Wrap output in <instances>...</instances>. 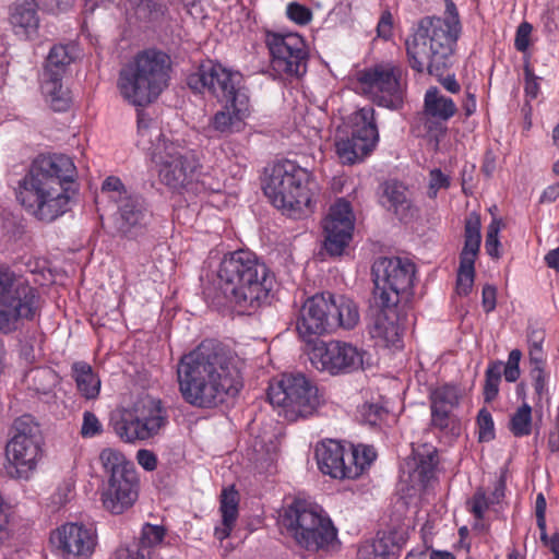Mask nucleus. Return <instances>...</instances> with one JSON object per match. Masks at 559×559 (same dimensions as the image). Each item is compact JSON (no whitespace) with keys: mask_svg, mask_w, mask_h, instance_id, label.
Wrapping results in <instances>:
<instances>
[{"mask_svg":"<svg viewBox=\"0 0 559 559\" xmlns=\"http://www.w3.org/2000/svg\"><path fill=\"white\" fill-rule=\"evenodd\" d=\"M43 437L39 426L31 415L16 418L12 437L5 445L4 468L13 479L27 480L41 456Z\"/></svg>","mask_w":559,"mask_h":559,"instance_id":"ddd939ff","label":"nucleus"},{"mask_svg":"<svg viewBox=\"0 0 559 559\" xmlns=\"http://www.w3.org/2000/svg\"><path fill=\"white\" fill-rule=\"evenodd\" d=\"M450 187V177L443 174L440 169L435 168L429 173V185L427 195L430 199L437 198L440 189H448Z\"/></svg>","mask_w":559,"mask_h":559,"instance_id":"3c124183","label":"nucleus"},{"mask_svg":"<svg viewBox=\"0 0 559 559\" xmlns=\"http://www.w3.org/2000/svg\"><path fill=\"white\" fill-rule=\"evenodd\" d=\"M501 226H502L501 219L493 218L492 222L487 227L485 247H486L487 253L493 258L499 257L498 247H499L500 242H499L498 235L501 229Z\"/></svg>","mask_w":559,"mask_h":559,"instance_id":"8fccbe9b","label":"nucleus"},{"mask_svg":"<svg viewBox=\"0 0 559 559\" xmlns=\"http://www.w3.org/2000/svg\"><path fill=\"white\" fill-rule=\"evenodd\" d=\"M138 145L151 152L160 181L173 190L188 193L200 168L193 154L178 144L166 142L160 129L143 111L138 112Z\"/></svg>","mask_w":559,"mask_h":559,"instance_id":"39448f33","label":"nucleus"},{"mask_svg":"<svg viewBox=\"0 0 559 559\" xmlns=\"http://www.w3.org/2000/svg\"><path fill=\"white\" fill-rule=\"evenodd\" d=\"M238 492L234 488L224 489L221 495L222 526L215 527V537L219 540L226 539L238 519Z\"/></svg>","mask_w":559,"mask_h":559,"instance_id":"473e14b6","label":"nucleus"},{"mask_svg":"<svg viewBox=\"0 0 559 559\" xmlns=\"http://www.w3.org/2000/svg\"><path fill=\"white\" fill-rule=\"evenodd\" d=\"M311 186L313 181L307 169L285 160L274 165L263 189L275 207L297 218L311 212Z\"/></svg>","mask_w":559,"mask_h":559,"instance_id":"6e6552de","label":"nucleus"},{"mask_svg":"<svg viewBox=\"0 0 559 559\" xmlns=\"http://www.w3.org/2000/svg\"><path fill=\"white\" fill-rule=\"evenodd\" d=\"M241 365V359L230 349L211 341L202 342L177 364L181 397L198 408L225 403L242 389Z\"/></svg>","mask_w":559,"mask_h":559,"instance_id":"f257e3e1","label":"nucleus"},{"mask_svg":"<svg viewBox=\"0 0 559 559\" xmlns=\"http://www.w3.org/2000/svg\"><path fill=\"white\" fill-rule=\"evenodd\" d=\"M544 338L545 336L543 331L533 330L528 333V356L532 365L544 366V353L542 347Z\"/></svg>","mask_w":559,"mask_h":559,"instance_id":"49530a36","label":"nucleus"},{"mask_svg":"<svg viewBox=\"0 0 559 559\" xmlns=\"http://www.w3.org/2000/svg\"><path fill=\"white\" fill-rule=\"evenodd\" d=\"M459 389L455 385L444 384L431 393V407L452 411L459 404Z\"/></svg>","mask_w":559,"mask_h":559,"instance_id":"58836bf2","label":"nucleus"},{"mask_svg":"<svg viewBox=\"0 0 559 559\" xmlns=\"http://www.w3.org/2000/svg\"><path fill=\"white\" fill-rule=\"evenodd\" d=\"M165 537V530L158 525L146 524L142 528L140 542L132 546L116 549V559H152V549Z\"/></svg>","mask_w":559,"mask_h":559,"instance_id":"c85d7f7f","label":"nucleus"},{"mask_svg":"<svg viewBox=\"0 0 559 559\" xmlns=\"http://www.w3.org/2000/svg\"><path fill=\"white\" fill-rule=\"evenodd\" d=\"M265 43L271 55V69L280 78H301L307 72L308 51L301 36L267 32Z\"/></svg>","mask_w":559,"mask_h":559,"instance_id":"f3484780","label":"nucleus"},{"mask_svg":"<svg viewBox=\"0 0 559 559\" xmlns=\"http://www.w3.org/2000/svg\"><path fill=\"white\" fill-rule=\"evenodd\" d=\"M167 420V411L160 400L146 396L121 414L114 430L123 442L144 441L157 436Z\"/></svg>","mask_w":559,"mask_h":559,"instance_id":"4468645a","label":"nucleus"},{"mask_svg":"<svg viewBox=\"0 0 559 559\" xmlns=\"http://www.w3.org/2000/svg\"><path fill=\"white\" fill-rule=\"evenodd\" d=\"M531 376L533 379V385L536 394L542 397L544 393L547 391L546 389V378L543 366L532 365Z\"/></svg>","mask_w":559,"mask_h":559,"instance_id":"13d9d810","label":"nucleus"},{"mask_svg":"<svg viewBox=\"0 0 559 559\" xmlns=\"http://www.w3.org/2000/svg\"><path fill=\"white\" fill-rule=\"evenodd\" d=\"M378 36L388 39L392 35V14L389 11L382 13L377 26Z\"/></svg>","mask_w":559,"mask_h":559,"instance_id":"e2e57ef3","label":"nucleus"},{"mask_svg":"<svg viewBox=\"0 0 559 559\" xmlns=\"http://www.w3.org/2000/svg\"><path fill=\"white\" fill-rule=\"evenodd\" d=\"M480 170L487 178L492 177L496 170V158L491 153L485 155Z\"/></svg>","mask_w":559,"mask_h":559,"instance_id":"338daca9","label":"nucleus"},{"mask_svg":"<svg viewBox=\"0 0 559 559\" xmlns=\"http://www.w3.org/2000/svg\"><path fill=\"white\" fill-rule=\"evenodd\" d=\"M415 272V264L408 259L399 257L377 259L372 265L373 305L393 309L400 307L403 302H407L413 294Z\"/></svg>","mask_w":559,"mask_h":559,"instance_id":"f8f14e48","label":"nucleus"},{"mask_svg":"<svg viewBox=\"0 0 559 559\" xmlns=\"http://www.w3.org/2000/svg\"><path fill=\"white\" fill-rule=\"evenodd\" d=\"M457 111L454 102L441 94L437 87H430L425 94L424 114L427 118L426 127L429 131L443 132L440 122L448 121Z\"/></svg>","mask_w":559,"mask_h":559,"instance_id":"cd10ccee","label":"nucleus"},{"mask_svg":"<svg viewBox=\"0 0 559 559\" xmlns=\"http://www.w3.org/2000/svg\"><path fill=\"white\" fill-rule=\"evenodd\" d=\"M395 548L397 545L391 534H378L374 540L360 546L357 559H395Z\"/></svg>","mask_w":559,"mask_h":559,"instance_id":"c9c22d12","label":"nucleus"},{"mask_svg":"<svg viewBox=\"0 0 559 559\" xmlns=\"http://www.w3.org/2000/svg\"><path fill=\"white\" fill-rule=\"evenodd\" d=\"M250 115V100L248 94H238L234 100L225 102V105L214 114L209 128L221 135H230L241 132L245 120Z\"/></svg>","mask_w":559,"mask_h":559,"instance_id":"a878e982","label":"nucleus"},{"mask_svg":"<svg viewBox=\"0 0 559 559\" xmlns=\"http://www.w3.org/2000/svg\"><path fill=\"white\" fill-rule=\"evenodd\" d=\"M350 136L341 138L335 147L343 164L362 162L376 148L379 131L373 107H362L349 116Z\"/></svg>","mask_w":559,"mask_h":559,"instance_id":"2eb2a0df","label":"nucleus"},{"mask_svg":"<svg viewBox=\"0 0 559 559\" xmlns=\"http://www.w3.org/2000/svg\"><path fill=\"white\" fill-rule=\"evenodd\" d=\"M10 24L19 36L28 37L35 33L39 20L34 0H16L10 11Z\"/></svg>","mask_w":559,"mask_h":559,"instance_id":"2f4dec72","label":"nucleus"},{"mask_svg":"<svg viewBox=\"0 0 559 559\" xmlns=\"http://www.w3.org/2000/svg\"><path fill=\"white\" fill-rule=\"evenodd\" d=\"M377 453L372 447L359 444L347 453V460L350 466L358 468L357 478L368 468L376 460Z\"/></svg>","mask_w":559,"mask_h":559,"instance_id":"79ce46f5","label":"nucleus"},{"mask_svg":"<svg viewBox=\"0 0 559 559\" xmlns=\"http://www.w3.org/2000/svg\"><path fill=\"white\" fill-rule=\"evenodd\" d=\"M437 448L429 443L413 447L412 454L405 459L400 471V480L414 491H424L437 483Z\"/></svg>","mask_w":559,"mask_h":559,"instance_id":"412c9836","label":"nucleus"},{"mask_svg":"<svg viewBox=\"0 0 559 559\" xmlns=\"http://www.w3.org/2000/svg\"><path fill=\"white\" fill-rule=\"evenodd\" d=\"M497 288L493 285H485L481 293V305L485 312H491L496 308Z\"/></svg>","mask_w":559,"mask_h":559,"instance_id":"bf43d9fd","label":"nucleus"},{"mask_svg":"<svg viewBox=\"0 0 559 559\" xmlns=\"http://www.w3.org/2000/svg\"><path fill=\"white\" fill-rule=\"evenodd\" d=\"M402 69L393 63H380L359 73L362 92L378 106L397 109L403 103Z\"/></svg>","mask_w":559,"mask_h":559,"instance_id":"6ab92c4d","label":"nucleus"},{"mask_svg":"<svg viewBox=\"0 0 559 559\" xmlns=\"http://www.w3.org/2000/svg\"><path fill=\"white\" fill-rule=\"evenodd\" d=\"M222 189V183L210 174H203L197 169L195 177H193L189 186V194L198 195L205 192H218Z\"/></svg>","mask_w":559,"mask_h":559,"instance_id":"37998d69","label":"nucleus"},{"mask_svg":"<svg viewBox=\"0 0 559 559\" xmlns=\"http://www.w3.org/2000/svg\"><path fill=\"white\" fill-rule=\"evenodd\" d=\"M312 364L331 374L349 373L362 367V352L342 341L319 342L311 352Z\"/></svg>","mask_w":559,"mask_h":559,"instance_id":"aec40b11","label":"nucleus"},{"mask_svg":"<svg viewBox=\"0 0 559 559\" xmlns=\"http://www.w3.org/2000/svg\"><path fill=\"white\" fill-rule=\"evenodd\" d=\"M480 217L477 213H471L465 221V241L460 255V263L474 265L480 247Z\"/></svg>","mask_w":559,"mask_h":559,"instance_id":"f704fd0d","label":"nucleus"},{"mask_svg":"<svg viewBox=\"0 0 559 559\" xmlns=\"http://www.w3.org/2000/svg\"><path fill=\"white\" fill-rule=\"evenodd\" d=\"M75 173L69 156L40 155L19 181L16 199L38 221L53 222L70 209V195L63 185L72 182Z\"/></svg>","mask_w":559,"mask_h":559,"instance_id":"f03ea898","label":"nucleus"},{"mask_svg":"<svg viewBox=\"0 0 559 559\" xmlns=\"http://www.w3.org/2000/svg\"><path fill=\"white\" fill-rule=\"evenodd\" d=\"M98 460L104 473L100 492L103 507L111 514H122L139 496V476L134 463L114 448H104Z\"/></svg>","mask_w":559,"mask_h":559,"instance_id":"1a4fd4ad","label":"nucleus"},{"mask_svg":"<svg viewBox=\"0 0 559 559\" xmlns=\"http://www.w3.org/2000/svg\"><path fill=\"white\" fill-rule=\"evenodd\" d=\"M378 313L374 316L372 323L369 326V333L376 341L377 345L383 347H401V332H400V307L386 309L377 307Z\"/></svg>","mask_w":559,"mask_h":559,"instance_id":"bb28decb","label":"nucleus"},{"mask_svg":"<svg viewBox=\"0 0 559 559\" xmlns=\"http://www.w3.org/2000/svg\"><path fill=\"white\" fill-rule=\"evenodd\" d=\"M535 509L537 526L538 528H544V520H546V499L543 493L537 495Z\"/></svg>","mask_w":559,"mask_h":559,"instance_id":"0e129e2a","label":"nucleus"},{"mask_svg":"<svg viewBox=\"0 0 559 559\" xmlns=\"http://www.w3.org/2000/svg\"><path fill=\"white\" fill-rule=\"evenodd\" d=\"M380 203L388 211H392L400 221H406L414 215L408 191L405 186L397 181L383 183Z\"/></svg>","mask_w":559,"mask_h":559,"instance_id":"c756f323","label":"nucleus"},{"mask_svg":"<svg viewBox=\"0 0 559 559\" xmlns=\"http://www.w3.org/2000/svg\"><path fill=\"white\" fill-rule=\"evenodd\" d=\"M502 374V361L491 362L485 372L484 399L489 403L493 401L499 393V383Z\"/></svg>","mask_w":559,"mask_h":559,"instance_id":"a19ab883","label":"nucleus"},{"mask_svg":"<svg viewBox=\"0 0 559 559\" xmlns=\"http://www.w3.org/2000/svg\"><path fill=\"white\" fill-rule=\"evenodd\" d=\"M385 414L383 407L376 404H366L360 411L362 420L370 426H376Z\"/></svg>","mask_w":559,"mask_h":559,"instance_id":"5fc2aeb1","label":"nucleus"},{"mask_svg":"<svg viewBox=\"0 0 559 559\" xmlns=\"http://www.w3.org/2000/svg\"><path fill=\"white\" fill-rule=\"evenodd\" d=\"M216 306L227 304L241 311H253L266 301L273 288V276L254 253L237 250L224 257L217 273Z\"/></svg>","mask_w":559,"mask_h":559,"instance_id":"7ed1b4c3","label":"nucleus"},{"mask_svg":"<svg viewBox=\"0 0 559 559\" xmlns=\"http://www.w3.org/2000/svg\"><path fill=\"white\" fill-rule=\"evenodd\" d=\"M545 261L550 269L559 271V247L557 249L550 250L545 255Z\"/></svg>","mask_w":559,"mask_h":559,"instance_id":"774afa93","label":"nucleus"},{"mask_svg":"<svg viewBox=\"0 0 559 559\" xmlns=\"http://www.w3.org/2000/svg\"><path fill=\"white\" fill-rule=\"evenodd\" d=\"M63 559H88L94 551L96 536L83 524L67 523L51 536Z\"/></svg>","mask_w":559,"mask_h":559,"instance_id":"b1692460","label":"nucleus"},{"mask_svg":"<svg viewBox=\"0 0 559 559\" xmlns=\"http://www.w3.org/2000/svg\"><path fill=\"white\" fill-rule=\"evenodd\" d=\"M280 525L300 547L310 551L329 548L337 537L336 528L322 508L306 499H294L285 507Z\"/></svg>","mask_w":559,"mask_h":559,"instance_id":"0eeeda50","label":"nucleus"},{"mask_svg":"<svg viewBox=\"0 0 559 559\" xmlns=\"http://www.w3.org/2000/svg\"><path fill=\"white\" fill-rule=\"evenodd\" d=\"M319 469L337 479H356L358 468L350 466L344 447L334 440L321 442L316 448Z\"/></svg>","mask_w":559,"mask_h":559,"instance_id":"393cba45","label":"nucleus"},{"mask_svg":"<svg viewBox=\"0 0 559 559\" xmlns=\"http://www.w3.org/2000/svg\"><path fill=\"white\" fill-rule=\"evenodd\" d=\"M73 52V46H53L47 57L44 72H48L51 75H63L67 67L74 59Z\"/></svg>","mask_w":559,"mask_h":559,"instance_id":"4c0bfd02","label":"nucleus"},{"mask_svg":"<svg viewBox=\"0 0 559 559\" xmlns=\"http://www.w3.org/2000/svg\"><path fill=\"white\" fill-rule=\"evenodd\" d=\"M136 461L145 471L148 472L154 471L157 467V457L150 450H139L136 453Z\"/></svg>","mask_w":559,"mask_h":559,"instance_id":"052dcab7","label":"nucleus"},{"mask_svg":"<svg viewBox=\"0 0 559 559\" xmlns=\"http://www.w3.org/2000/svg\"><path fill=\"white\" fill-rule=\"evenodd\" d=\"M188 85L199 93L206 91L218 102L234 100L238 94H247L240 72L212 60L202 63L197 72L188 76Z\"/></svg>","mask_w":559,"mask_h":559,"instance_id":"a211bd4d","label":"nucleus"},{"mask_svg":"<svg viewBox=\"0 0 559 559\" xmlns=\"http://www.w3.org/2000/svg\"><path fill=\"white\" fill-rule=\"evenodd\" d=\"M332 294L321 293L308 298L299 311L296 329L305 342H312L314 337L332 333L331 308Z\"/></svg>","mask_w":559,"mask_h":559,"instance_id":"5701e85b","label":"nucleus"},{"mask_svg":"<svg viewBox=\"0 0 559 559\" xmlns=\"http://www.w3.org/2000/svg\"><path fill=\"white\" fill-rule=\"evenodd\" d=\"M509 428L515 437L528 436L532 432V407L524 403L512 415Z\"/></svg>","mask_w":559,"mask_h":559,"instance_id":"ea45409f","label":"nucleus"},{"mask_svg":"<svg viewBox=\"0 0 559 559\" xmlns=\"http://www.w3.org/2000/svg\"><path fill=\"white\" fill-rule=\"evenodd\" d=\"M169 67V57L162 51L148 49L138 53L120 70V94L132 105H148L166 87Z\"/></svg>","mask_w":559,"mask_h":559,"instance_id":"423d86ee","label":"nucleus"},{"mask_svg":"<svg viewBox=\"0 0 559 559\" xmlns=\"http://www.w3.org/2000/svg\"><path fill=\"white\" fill-rule=\"evenodd\" d=\"M331 323L332 332L337 329L353 330L360 321L357 302L345 295L332 294Z\"/></svg>","mask_w":559,"mask_h":559,"instance_id":"7c9ffc66","label":"nucleus"},{"mask_svg":"<svg viewBox=\"0 0 559 559\" xmlns=\"http://www.w3.org/2000/svg\"><path fill=\"white\" fill-rule=\"evenodd\" d=\"M72 378L79 393L86 400H95L99 395L100 379L85 361H76L71 367Z\"/></svg>","mask_w":559,"mask_h":559,"instance_id":"72a5a7b5","label":"nucleus"},{"mask_svg":"<svg viewBox=\"0 0 559 559\" xmlns=\"http://www.w3.org/2000/svg\"><path fill=\"white\" fill-rule=\"evenodd\" d=\"M63 75H51L48 72L43 73L41 91L51 108L56 111H63L69 107V92L62 85Z\"/></svg>","mask_w":559,"mask_h":559,"instance_id":"e433bc0d","label":"nucleus"},{"mask_svg":"<svg viewBox=\"0 0 559 559\" xmlns=\"http://www.w3.org/2000/svg\"><path fill=\"white\" fill-rule=\"evenodd\" d=\"M355 217L352 205L345 199H338L331 205L326 217L323 219L324 249L330 255H341L348 246Z\"/></svg>","mask_w":559,"mask_h":559,"instance_id":"4be33fe9","label":"nucleus"},{"mask_svg":"<svg viewBox=\"0 0 559 559\" xmlns=\"http://www.w3.org/2000/svg\"><path fill=\"white\" fill-rule=\"evenodd\" d=\"M40 309L37 289L10 267L0 266V333L17 331L25 321L35 320Z\"/></svg>","mask_w":559,"mask_h":559,"instance_id":"9b49d317","label":"nucleus"},{"mask_svg":"<svg viewBox=\"0 0 559 559\" xmlns=\"http://www.w3.org/2000/svg\"><path fill=\"white\" fill-rule=\"evenodd\" d=\"M39 2L49 11H63L72 5L73 0H39Z\"/></svg>","mask_w":559,"mask_h":559,"instance_id":"69168bd1","label":"nucleus"},{"mask_svg":"<svg viewBox=\"0 0 559 559\" xmlns=\"http://www.w3.org/2000/svg\"><path fill=\"white\" fill-rule=\"evenodd\" d=\"M475 277L474 265L461 264L457 271L456 293L461 296H467L473 288Z\"/></svg>","mask_w":559,"mask_h":559,"instance_id":"de8ad7c7","label":"nucleus"},{"mask_svg":"<svg viewBox=\"0 0 559 559\" xmlns=\"http://www.w3.org/2000/svg\"><path fill=\"white\" fill-rule=\"evenodd\" d=\"M103 432V425L96 415L92 412L83 414V423L81 427V435L83 438H93Z\"/></svg>","mask_w":559,"mask_h":559,"instance_id":"603ef678","label":"nucleus"},{"mask_svg":"<svg viewBox=\"0 0 559 559\" xmlns=\"http://www.w3.org/2000/svg\"><path fill=\"white\" fill-rule=\"evenodd\" d=\"M477 425L479 428L478 439L480 442H488L495 438V425L491 414L483 408L477 416Z\"/></svg>","mask_w":559,"mask_h":559,"instance_id":"09e8293b","label":"nucleus"},{"mask_svg":"<svg viewBox=\"0 0 559 559\" xmlns=\"http://www.w3.org/2000/svg\"><path fill=\"white\" fill-rule=\"evenodd\" d=\"M102 190L108 193V199L117 206V227L129 236L136 235L146 227L151 218V212L144 198L126 188L118 177H108L102 186Z\"/></svg>","mask_w":559,"mask_h":559,"instance_id":"dca6fc26","label":"nucleus"},{"mask_svg":"<svg viewBox=\"0 0 559 559\" xmlns=\"http://www.w3.org/2000/svg\"><path fill=\"white\" fill-rule=\"evenodd\" d=\"M267 397L288 421L314 417L326 404L324 391L300 372L285 373L278 381L271 383Z\"/></svg>","mask_w":559,"mask_h":559,"instance_id":"9d476101","label":"nucleus"},{"mask_svg":"<svg viewBox=\"0 0 559 559\" xmlns=\"http://www.w3.org/2000/svg\"><path fill=\"white\" fill-rule=\"evenodd\" d=\"M532 31L533 27L528 22H522L519 25L514 40V46L519 51L524 52L527 50L530 46V36L532 34Z\"/></svg>","mask_w":559,"mask_h":559,"instance_id":"6e6d98bb","label":"nucleus"},{"mask_svg":"<svg viewBox=\"0 0 559 559\" xmlns=\"http://www.w3.org/2000/svg\"><path fill=\"white\" fill-rule=\"evenodd\" d=\"M450 413L451 411L448 409L431 407L432 425L441 430L447 429L451 421Z\"/></svg>","mask_w":559,"mask_h":559,"instance_id":"680f3d73","label":"nucleus"},{"mask_svg":"<svg viewBox=\"0 0 559 559\" xmlns=\"http://www.w3.org/2000/svg\"><path fill=\"white\" fill-rule=\"evenodd\" d=\"M524 75H525V95L530 99H535L539 93V84L538 78L535 75L534 71L531 69L528 64L524 67Z\"/></svg>","mask_w":559,"mask_h":559,"instance_id":"4d7b16f0","label":"nucleus"},{"mask_svg":"<svg viewBox=\"0 0 559 559\" xmlns=\"http://www.w3.org/2000/svg\"><path fill=\"white\" fill-rule=\"evenodd\" d=\"M287 16L297 24L306 25L311 21V11L299 3L293 2L287 5Z\"/></svg>","mask_w":559,"mask_h":559,"instance_id":"864d4df0","label":"nucleus"},{"mask_svg":"<svg viewBox=\"0 0 559 559\" xmlns=\"http://www.w3.org/2000/svg\"><path fill=\"white\" fill-rule=\"evenodd\" d=\"M444 17L425 16L407 38L406 52L409 66L421 73L438 74L448 63L461 33V22L456 5L444 0Z\"/></svg>","mask_w":559,"mask_h":559,"instance_id":"20e7f679","label":"nucleus"},{"mask_svg":"<svg viewBox=\"0 0 559 559\" xmlns=\"http://www.w3.org/2000/svg\"><path fill=\"white\" fill-rule=\"evenodd\" d=\"M492 504L484 488L478 487L473 497L467 501V508L477 521L484 519L486 511Z\"/></svg>","mask_w":559,"mask_h":559,"instance_id":"c03bdc74","label":"nucleus"},{"mask_svg":"<svg viewBox=\"0 0 559 559\" xmlns=\"http://www.w3.org/2000/svg\"><path fill=\"white\" fill-rule=\"evenodd\" d=\"M29 377L34 383L35 390L44 394L51 390L57 380V374L47 368H38L33 370Z\"/></svg>","mask_w":559,"mask_h":559,"instance_id":"a18cd8bd","label":"nucleus"}]
</instances>
